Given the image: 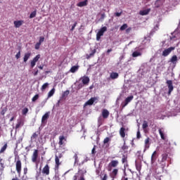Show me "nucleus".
<instances>
[{"label": "nucleus", "mask_w": 180, "mask_h": 180, "mask_svg": "<svg viewBox=\"0 0 180 180\" xmlns=\"http://www.w3.org/2000/svg\"><path fill=\"white\" fill-rule=\"evenodd\" d=\"M85 174H86V167L79 168L78 173L73 176V180L78 179V176H84Z\"/></svg>", "instance_id": "nucleus-1"}, {"label": "nucleus", "mask_w": 180, "mask_h": 180, "mask_svg": "<svg viewBox=\"0 0 180 180\" xmlns=\"http://www.w3.org/2000/svg\"><path fill=\"white\" fill-rule=\"evenodd\" d=\"M60 158H63V153H60L58 156L57 155H55V171L60 169V165H61Z\"/></svg>", "instance_id": "nucleus-2"}, {"label": "nucleus", "mask_w": 180, "mask_h": 180, "mask_svg": "<svg viewBox=\"0 0 180 180\" xmlns=\"http://www.w3.org/2000/svg\"><path fill=\"white\" fill-rule=\"evenodd\" d=\"M98 101H99L98 97H91L84 104V108H86V106H91L94 103H98Z\"/></svg>", "instance_id": "nucleus-3"}, {"label": "nucleus", "mask_w": 180, "mask_h": 180, "mask_svg": "<svg viewBox=\"0 0 180 180\" xmlns=\"http://www.w3.org/2000/svg\"><path fill=\"white\" fill-rule=\"evenodd\" d=\"M105 32H108V27H103L98 30V32L96 34V40L97 41H99L101 40V37L103 36Z\"/></svg>", "instance_id": "nucleus-4"}, {"label": "nucleus", "mask_w": 180, "mask_h": 180, "mask_svg": "<svg viewBox=\"0 0 180 180\" xmlns=\"http://www.w3.org/2000/svg\"><path fill=\"white\" fill-rule=\"evenodd\" d=\"M174 50H175V46H171L169 48L164 49L162 53V57H168V56H169V54H171V53H172Z\"/></svg>", "instance_id": "nucleus-5"}, {"label": "nucleus", "mask_w": 180, "mask_h": 180, "mask_svg": "<svg viewBox=\"0 0 180 180\" xmlns=\"http://www.w3.org/2000/svg\"><path fill=\"white\" fill-rule=\"evenodd\" d=\"M119 165V160H111L108 164V171H112V168H116Z\"/></svg>", "instance_id": "nucleus-6"}, {"label": "nucleus", "mask_w": 180, "mask_h": 180, "mask_svg": "<svg viewBox=\"0 0 180 180\" xmlns=\"http://www.w3.org/2000/svg\"><path fill=\"white\" fill-rule=\"evenodd\" d=\"M15 169L17 173L20 175L22 172V161L19 159L15 162Z\"/></svg>", "instance_id": "nucleus-7"}, {"label": "nucleus", "mask_w": 180, "mask_h": 180, "mask_svg": "<svg viewBox=\"0 0 180 180\" xmlns=\"http://www.w3.org/2000/svg\"><path fill=\"white\" fill-rule=\"evenodd\" d=\"M119 174V169H113L112 171L110 173V177L112 180L116 179L117 178V174Z\"/></svg>", "instance_id": "nucleus-8"}, {"label": "nucleus", "mask_w": 180, "mask_h": 180, "mask_svg": "<svg viewBox=\"0 0 180 180\" xmlns=\"http://www.w3.org/2000/svg\"><path fill=\"white\" fill-rule=\"evenodd\" d=\"M80 81H82L83 85H89L91 79H89V77L84 75L80 78Z\"/></svg>", "instance_id": "nucleus-9"}, {"label": "nucleus", "mask_w": 180, "mask_h": 180, "mask_svg": "<svg viewBox=\"0 0 180 180\" xmlns=\"http://www.w3.org/2000/svg\"><path fill=\"white\" fill-rule=\"evenodd\" d=\"M39 157V150L35 149L32 155V162H37V158Z\"/></svg>", "instance_id": "nucleus-10"}, {"label": "nucleus", "mask_w": 180, "mask_h": 180, "mask_svg": "<svg viewBox=\"0 0 180 180\" xmlns=\"http://www.w3.org/2000/svg\"><path fill=\"white\" fill-rule=\"evenodd\" d=\"M166 84H167L169 89L168 94L171 95V92L174 91V85H172V80H167L166 82Z\"/></svg>", "instance_id": "nucleus-11"}, {"label": "nucleus", "mask_w": 180, "mask_h": 180, "mask_svg": "<svg viewBox=\"0 0 180 180\" xmlns=\"http://www.w3.org/2000/svg\"><path fill=\"white\" fill-rule=\"evenodd\" d=\"M39 136H40V131H37L32 134L31 136V141H36L39 139Z\"/></svg>", "instance_id": "nucleus-12"}, {"label": "nucleus", "mask_w": 180, "mask_h": 180, "mask_svg": "<svg viewBox=\"0 0 180 180\" xmlns=\"http://www.w3.org/2000/svg\"><path fill=\"white\" fill-rule=\"evenodd\" d=\"M42 174H44V175H50V166H49V165H46L44 167Z\"/></svg>", "instance_id": "nucleus-13"}, {"label": "nucleus", "mask_w": 180, "mask_h": 180, "mask_svg": "<svg viewBox=\"0 0 180 180\" xmlns=\"http://www.w3.org/2000/svg\"><path fill=\"white\" fill-rule=\"evenodd\" d=\"M134 98V96H128L125 99L124 105H122V108H125V106H127V105H129V103H130V101H133Z\"/></svg>", "instance_id": "nucleus-14"}, {"label": "nucleus", "mask_w": 180, "mask_h": 180, "mask_svg": "<svg viewBox=\"0 0 180 180\" xmlns=\"http://www.w3.org/2000/svg\"><path fill=\"white\" fill-rule=\"evenodd\" d=\"M157 158H158V155H157V151L155 150L151 155V164H154L157 161Z\"/></svg>", "instance_id": "nucleus-15"}, {"label": "nucleus", "mask_w": 180, "mask_h": 180, "mask_svg": "<svg viewBox=\"0 0 180 180\" xmlns=\"http://www.w3.org/2000/svg\"><path fill=\"white\" fill-rule=\"evenodd\" d=\"M31 56H32V52L25 53L23 57L24 63H27V60H29V58H30Z\"/></svg>", "instance_id": "nucleus-16"}, {"label": "nucleus", "mask_w": 180, "mask_h": 180, "mask_svg": "<svg viewBox=\"0 0 180 180\" xmlns=\"http://www.w3.org/2000/svg\"><path fill=\"white\" fill-rule=\"evenodd\" d=\"M150 11H151L150 8L140 11H139V15H141V16H146V15H148V13H150Z\"/></svg>", "instance_id": "nucleus-17"}, {"label": "nucleus", "mask_w": 180, "mask_h": 180, "mask_svg": "<svg viewBox=\"0 0 180 180\" xmlns=\"http://www.w3.org/2000/svg\"><path fill=\"white\" fill-rule=\"evenodd\" d=\"M88 5V0H84L83 1H80L77 4V6L79 8H82L84 6H86Z\"/></svg>", "instance_id": "nucleus-18"}, {"label": "nucleus", "mask_w": 180, "mask_h": 180, "mask_svg": "<svg viewBox=\"0 0 180 180\" xmlns=\"http://www.w3.org/2000/svg\"><path fill=\"white\" fill-rule=\"evenodd\" d=\"M126 128L124 127H121L120 129V135L122 139H124L126 137Z\"/></svg>", "instance_id": "nucleus-19"}, {"label": "nucleus", "mask_w": 180, "mask_h": 180, "mask_svg": "<svg viewBox=\"0 0 180 180\" xmlns=\"http://www.w3.org/2000/svg\"><path fill=\"white\" fill-rule=\"evenodd\" d=\"M96 53V49H93L91 50V52L89 54L86 55V58L87 60H89V58L94 57V56H95Z\"/></svg>", "instance_id": "nucleus-20"}, {"label": "nucleus", "mask_w": 180, "mask_h": 180, "mask_svg": "<svg viewBox=\"0 0 180 180\" xmlns=\"http://www.w3.org/2000/svg\"><path fill=\"white\" fill-rule=\"evenodd\" d=\"M24 21L23 20H15L14 21V26L16 28H19L20 27V26H22V25H23Z\"/></svg>", "instance_id": "nucleus-21"}, {"label": "nucleus", "mask_w": 180, "mask_h": 180, "mask_svg": "<svg viewBox=\"0 0 180 180\" xmlns=\"http://www.w3.org/2000/svg\"><path fill=\"white\" fill-rule=\"evenodd\" d=\"M109 111L106 109L103 110L102 111V116L103 117V119H108V117H109Z\"/></svg>", "instance_id": "nucleus-22"}, {"label": "nucleus", "mask_w": 180, "mask_h": 180, "mask_svg": "<svg viewBox=\"0 0 180 180\" xmlns=\"http://www.w3.org/2000/svg\"><path fill=\"white\" fill-rule=\"evenodd\" d=\"M49 112H46L43 116H42V118H41V123H46L47 122V119H49Z\"/></svg>", "instance_id": "nucleus-23"}, {"label": "nucleus", "mask_w": 180, "mask_h": 180, "mask_svg": "<svg viewBox=\"0 0 180 180\" xmlns=\"http://www.w3.org/2000/svg\"><path fill=\"white\" fill-rule=\"evenodd\" d=\"M148 148H150V138H147L145 140V149L144 151H146V150H148Z\"/></svg>", "instance_id": "nucleus-24"}, {"label": "nucleus", "mask_w": 180, "mask_h": 180, "mask_svg": "<svg viewBox=\"0 0 180 180\" xmlns=\"http://www.w3.org/2000/svg\"><path fill=\"white\" fill-rule=\"evenodd\" d=\"M161 158H162V159L160 160V162L161 163L165 162V161H167V160L168 159V153L162 154Z\"/></svg>", "instance_id": "nucleus-25"}, {"label": "nucleus", "mask_w": 180, "mask_h": 180, "mask_svg": "<svg viewBox=\"0 0 180 180\" xmlns=\"http://www.w3.org/2000/svg\"><path fill=\"white\" fill-rule=\"evenodd\" d=\"M141 52L140 51H135L132 53V57L136 58V57H141Z\"/></svg>", "instance_id": "nucleus-26"}, {"label": "nucleus", "mask_w": 180, "mask_h": 180, "mask_svg": "<svg viewBox=\"0 0 180 180\" xmlns=\"http://www.w3.org/2000/svg\"><path fill=\"white\" fill-rule=\"evenodd\" d=\"M147 127H148V122L146 120H144L142 124V129L145 133L147 132Z\"/></svg>", "instance_id": "nucleus-27"}, {"label": "nucleus", "mask_w": 180, "mask_h": 180, "mask_svg": "<svg viewBox=\"0 0 180 180\" xmlns=\"http://www.w3.org/2000/svg\"><path fill=\"white\" fill-rule=\"evenodd\" d=\"M79 68V65H74L70 68V72L74 74L75 72H77V71H78Z\"/></svg>", "instance_id": "nucleus-28"}, {"label": "nucleus", "mask_w": 180, "mask_h": 180, "mask_svg": "<svg viewBox=\"0 0 180 180\" xmlns=\"http://www.w3.org/2000/svg\"><path fill=\"white\" fill-rule=\"evenodd\" d=\"M135 167L136 170L139 171V172H140V171H141V162H135Z\"/></svg>", "instance_id": "nucleus-29"}, {"label": "nucleus", "mask_w": 180, "mask_h": 180, "mask_svg": "<svg viewBox=\"0 0 180 180\" xmlns=\"http://www.w3.org/2000/svg\"><path fill=\"white\" fill-rule=\"evenodd\" d=\"M111 79H116L119 78V73L117 72H112L110 75Z\"/></svg>", "instance_id": "nucleus-30"}, {"label": "nucleus", "mask_w": 180, "mask_h": 180, "mask_svg": "<svg viewBox=\"0 0 180 180\" xmlns=\"http://www.w3.org/2000/svg\"><path fill=\"white\" fill-rule=\"evenodd\" d=\"M64 140H65V136H59V142L58 144L60 146V147H61V146H63V144H64Z\"/></svg>", "instance_id": "nucleus-31"}, {"label": "nucleus", "mask_w": 180, "mask_h": 180, "mask_svg": "<svg viewBox=\"0 0 180 180\" xmlns=\"http://www.w3.org/2000/svg\"><path fill=\"white\" fill-rule=\"evenodd\" d=\"M159 134H160V136L162 140H165V136L164 135V129L163 128L159 129Z\"/></svg>", "instance_id": "nucleus-32"}, {"label": "nucleus", "mask_w": 180, "mask_h": 180, "mask_svg": "<svg viewBox=\"0 0 180 180\" xmlns=\"http://www.w3.org/2000/svg\"><path fill=\"white\" fill-rule=\"evenodd\" d=\"M170 61L172 63V64H176V62L178 61V56H176V55H174L171 58Z\"/></svg>", "instance_id": "nucleus-33"}, {"label": "nucleus", "mask_w": 180, "mask_h": 180, "mask_svg": "<svg viewBox=\"0 0 180 180\" xmlns=\"http://www.w3.org/2000/svg\"><path fill=\"white\" fill-rule=\"evenodd\" d=\"M101 180H108V174L106 173H101L99 175Z\"/></svg>", "instance_id": "nucleus-34"}, {"label": "nucleus", "mask_w": 180, "mask_h": 180, "mask_svg": "<svg viewBox=\"0 0 180 180\" xmlns=\"http://www.w3.org/2000/svg\"><path fill=\"white\" fill-rule=\"evenodd\" d=\"M20 126H23V120H18V123L15 125V129H19Z\"/></svg>", "instance_id": "nucleus-35"}, {"label": "nucleus", "mask_w": 180, "mask_h": 180, "mask_svg": "<svg viewBox=\"0 0 180 180\" xmlns=\"http://www.w3.org/2000/svg\"><path fill=\"white\" fill-rule=\"evenodd\" d=\"M56 94V89L53 88L49 93H48V98H51L53 95Z\"/></svg>", "instance_id": "nucleus-36"}, {"label": "nucleus", "mask_w": 180, "mask_h": 180, "mask_svg": "<svg viewBox=\"0 0 180 180\" xmlns=\"http://www.w3.org/2000/svg\"><path fill=\"white\" fill-rule=\"evenodd\" d=\"M6 148H8V143H5L4 146L1 148L0 154H2V153H5Z\"/></svg>", "instance_id": "nucleus-37"}, {"label": "nucleus", "mask_w": 180, "mask_h": 180, "mask_svg": "<svg viewBox=\"0 0 180 180\" xmlns=\"http://www.w3.org/2000/svg\"><path fill=\"white\" fill-rule=\"evenodd\" d=\"M122 164L127 163V156L126 155H122Z\"/></svg>", "instance_id": "nucleus-38"}, {"label": "nucleus", "mask_w": 180, "mask_h": 180, "mask_svg": "<svg viewBox=\"0 0 180 180\" xmlns=\"http://www.w3.org/2000/svg\"><path fill=\"white\" fill-rule=\"evenodd\" d=\"M28 112H29V108H25L22 110V115H23L24 116H26V115H27Z\"/></svg>", "instance_id": "nucleus-39"}, {"label": "nucleus", "mask_w": 180, "mask_h": 180, "mask_svg": "<svg viewBox=\"0 0 180 180\" xmlns=\"http://www.w3.org/2000/svg\"><path fill=\"white\" fill-rule=\"evenodd\" d=\"M70 95V90H66L63 94H62V98H65V96H68Z\"/></svg>", "instance_id": "nucleus-40"}, {"label": "nucleus", "mask_w": 180, "mask_h": 180, "mask_svg": "<svg viewBox=\"0 0 180 180\" xmlns=\"http://www.w3.org/2000/svg\"><path fill=\"white\" fill-rule=\"evenodd\" d=\"M127 27H128L127 24H124L120 27V30L121 31L126 30Z\"/></svg>", "instance_id": "nucleus-41"}, {"label": "nucleus", "mask_w": 180, "mask_h": 180, "mask_svg": "<svg viewBox=\"0 0 180 180\" xmlns=\"http://www.w3.org/2000/svg\"><path fill=\"white\" fill-rule=\"evenodd\" d=\"M36 11L32 12L30 15V19H33V18H36Z\"/></svg>", "instance_id": "nucleus-42"}, {"label": "nucleus", "mask_w": 180, "mask_h": 180, "mask_svg": "<svg viewBox=\"0 0 180 180\" xmlns=\"http://www.w3.org/2000/svg\"><path fill=\"white\" fill-rule=\"evenodd\" d=\"M40 54L37 55L32 60L35 61L36 63H37V61H39V60H40Z\"/></svg>", "instance_id": "nucleus-43"}, {"label": "nucleus", "mask_w": 180, "mask_h": 180, "mask_svg": "<svg viewBox=\"0 0 180 180\" xmlns=\"http://www.w3.org/2000/svg\"><path fill=\"white\" fill-rule=\"evenodd\" d=\"M129 149V146H126V141L124 142V145L122 146V150L123 151H126V150Z\"/></svg>", "instance_id": "nucleus-44"}, {"label": "nucleus", "mask_w": 180, "mask_h": 180, "mask_svg": "<svg viewBox=\"0 0 180 180\" xmlns=\"http://www.w3.org/2000/svg\"><path fill=\"white\" fill-rule=\"evenodd\" d=\"M136 139H141V134H140V128L138 129V131L136 132Z\"/></svg>", "instance_id": "nucleus-45"}, {"label": "nucleus", "mask_w": 180, "mask_h": 180, "mask_svg": "<svg viewBox=\"0 0 180 180\" xmlns=\"http://www.w3.org/2000/svg\"><path fill=\"white\" fill-rule=\"evenodd\" d=\"M0 165L3 169L5 168V163H4V160L2 158L0 159Z\"/></svg>", "instance_id": "nucleus-46"}, {"label": "nucleus", "mask_w": 180, "mask_h": 180, "mask_svg": "<svg viewBox=\"0 0 180 180\" xmlns=\"http://www.w3.org/2000/svg\"><path fill=\"white\" fill-rule=\"evenodd\" d=\"M37 99H39V94H36V95L32 98V102H36V101H37Z\"/></svg>", "instance_id": "nucleus-47"}, {"label": "nucleus", "mask_w": 180, "mask_h": 180, "mask_svg": "<svg viewBox=\"0 0 180 180\" xmlns=\"http://www.w3.org/2000/svg\"><path fill=\"white\" fill-rule=\"evenodd\" d=\"M110 141V138L109 137H106L105 138V139L103 140V144H108V142Z\"/></svg>", "instance_id": "nucleus-48"}, {"label": "nucleus", "mask_w": 180, "mask_h": 180, "mask_svg": "<svg viewBox=\"0 0 180 180\" xmlns=\"http://www.w3.org/2000/svg\"><path fill=\"white\" fill-rule=\"evenodd\" d=\"M75 163L77 164L78 162V154L75 153L74 155Z\"/></svg>", "instance_id": "nucleus-49"}, {"label": "nucleus", "mask_w": 180, "mask_h": 180, "mask_svg": "<svg viewBox=\"0 0 180 180\" xmlns=\"http://www.w3.org/2000/svg\"><path fill=\"white\" fill-rule=\"evenodd\" d=\"M40 46H41V44L37 42V43L35 44V50H39V49H40Z\"/></svg>", "instance_id": "nucleus-50"}, {"label": "nucleus", "mask_w": 180, "mask_h": 180, "mask_svg": "<svg viewBox=\"0 0 180 180\" xmlns=\"http://www.w3.org/2000/svg\"><path fill=\"white\" fill-rule=\"evenodd\" d=\"M47 86H49V83H44L41 86V89L44 90L47 88Z\"/></svg>", "instance_id": "nucleus-51"}, {"label": "nucleus", "mask_w": 180, "mask_h": 180, "mask_svg": "<svg viewBox=\"0 0 180 180\" xmlns=\"http://www.w3.org/2000/svg\"><path fill=\"white\" fill-rule=\"evenodd\" d=\"M34 65H36V62L34 60H32L30 63V67L31 68H34Z\"/></svg>", "instance_id": "nucleus-52"}, {"label": "nucleus", "mask_w": 180, "mask_h": 180, "mask_svg": "<svg viewBox=\"0 0 180 180\" xmlns=\"http://www.w3.org/2000/svg\"><path fill=\"white\" fill-rule=\"evenodd\" d=\"M20 57V50H19V51L17 53V54L15 55V58L17 60H19V58Z\"/></svg>", "instance_id": "nucleus-53"}, {"label": "nucleus", "mask_w": 180, "mask_h": 180, "mask_svg": "<svg viewBox=\"0 0 180 180\" xmlns=\"http://www.w3.org/2000/svg\"><path fill=\"white\" fill-rule=\"evenodd\" d=\"M44 41V37H39V41L38 43H40L41 44Z\"/></svg>", "instance_id": "nucleus-54"}, {"label": "nucleus", "mask_w": 180, "mask_h": 180, "mask_svg": "<svg viewBox=\"0 0 180 180\" xmlns=\"http://www.w3.org/2000/svg\"><path fill=\"white\" fill-rule=\"evenodd\" d=\"M77 180H85V176H79Z\"/></svg>", "instance_id": "nucleus-55"}, {"label": "nucleus", "mask_w": 180, "mask_h": 180, "mask_svg": "<svg viewBox=\"0 0 180 180\" xmlns=\"http://www.w3.org/2000/svg\"><path fill=\"white\" fill-rule=\"evenodd\" d=\"M77 22H75V23H74V25L72 26V28H71V31L72 32V30H74L75 29V27H77Z\"/></svg>", "instance_id": "nucleus-56"}, {"label": "nucleus", "mask_w": 180, "mask_h": 180, "mask_svg": "<svg viewBox=\"0 0 180 180\" xmlns=\"http://www.w3.org/2000/svg\"><path fill=\"white\" fill-rule=\"evenodd\" d=\"M121 15H122V12H120V13H115V16H117V18H119Z\"/></svg>", "instance_id": "nucleus-57"}, {"label": "nucleus", "mask_w": 180, "mask_h": 180, "mask_svg": "<svg viewBox=\"0 0 180 180\" xmlns=\"http://www.w3.org/2000/svg\"><path fill=\"white\" fill-rule=\"evenodd\" d=\"M131 32V27H129L126 29V33H130Z\"/></svg>", "instance_id": "nucleus-58"}, {"label": "nucleus", "mask_w": 180, "mask_h": 180, "mask_svg": "<svg viewBox=\"0 0 180 180\" xmlns=\"http://www.w3.org/2000/svg\"><path fill=\"white\" fill-rule=\"evenodd\" d=\"M105 16H106V15L105 14V13H102L101 15V19H103V20L105 19Z\"/></svg>", "instance_id": "nucleus-59"}, {"label": "nucleus", "mask_w": 180, "mask_h": 180, "mask_svg": "<svg viewBox=\"0 0 180 180\" xmlns=\"http://www.w3.org/2000/svg\"><path fill=\"white\" fill-rule=\"evenodd\" d=\"M27 174V167L24 168V174L26 175Z\"/></svg>", "instance_id": "nucleus-60"}, {"label": "nucleus", "mask_w": 180, "mask_h": 180, "mask_svg": "<svg viewBox=\"0 0 180 180\" xmlns=\"http://www.w3.org/2000/svg\"><path fill=\"white\" fill-rule=\"evenodd\" d=\"M96 173L97 175H99V174H101V169H96Z\"/></svg>", "instance_id": "nucleus-61"}, {"label": "nucleus", "mask_w": 180, "mask_h": 180, "mask_svg": "<svg viewBox=\"0 0 180 180\" xmlns=\"http://www.w3.org/2000/svg\"><path fill=\"white\" fill-rule=\"evenodd\" d=\"M39 74V70H37L36 72H34L33 73V75H34V77H36V75H37Z\"/></svg>", "instance_id": "nucleus-62"}, {"label": "nucleus", "mask_w": 180, "mask_h": 180, "mask_svg": "<svg viewBox=\"0 0 180 180\" xmlns=\"http://www.w3.org/2000/svg\"><path fill=\"white\" fill-rule=\"evenodd\" d=\"M43 68H44V66H43V65H40V66H39V70H43Z\"/></svg>", "instance_id": "nucleus-63"}, {"label": "nucleus", "mask_w": 180, "mask_h": 180, "mask_svg": "<svg viewBox=\"0 0 180 180\" xmlns=\"http://www.w3.org/2000/svg\"><path fill=\"white\" fill-rule=\"evenodd\" d=\"M12 180H20L18 177H15L14 179H12Z\"/></svg>", "instance_id": "nucleus-64"}]
</instances>
